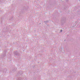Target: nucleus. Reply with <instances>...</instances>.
Segmentation results:
<instances>
[{
  "label": "nucleus",
  "instance_id": "1",
  "mask_svg": "<svg viewBox=\"0 0 80 80\" xmlns=\"http://www.w3.org/2000/svg\"><path fill=\"white\" fill-rule=\"evenodd\" d=\"M63 48H61V51H62V50H63Z\"/></svg>",
  "mask_w": 80,
  "mask_h": 80
},
{
  "label": "nucleus",
  "instance_id": "2",
  "mask_svg": "<svg viewBox=\"0 0 80 80\" xmlns=\"http://www.w3.org/2000/svg\"><path fill=\"white\" fill-rule=\"evenodd\" d=\"M60 32H62V30L61 29V30H60Z\"/></svg>",
  "mask_w": 80,
  "mask_h": 80
},
{
  "label": "nucleus",
  "instance_id": "3",
  "mask_svg": "<svg viewBox=\"0 0 80 80\" xmlns=\"http://www.w3.org/2000/svg\"><path fill=\"white\" fill-rule=\"evenodd\" d=\"M48 21H47V22L46 21V22H48Z\"/></svg>",
  "mask_w": 80,
  "mask_h": 80
}]
</instances>
